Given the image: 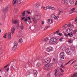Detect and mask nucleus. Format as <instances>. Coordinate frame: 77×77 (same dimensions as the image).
Instances as JSON below:
<instances>
[{
    "instance_id": "obj_7",
    "label": "nucleus",
    "mask_w": 77,
    "mask_h": 77,
    "mask_svg": "<svg viewBox=\"0 0 77 77\" xmlns=\"http://www.w3.org/2000/svg\"><path fill=\"white\" fill-rule=\"evenodd\" d=\"M66 52L67 54H71L72 52L71 51V50L67 48L66 50Z\"/></svg>"
},
{
    "instance_id": "obj_28",
    "label": "nucleus",
    "mask_w": 77,
    "mask_h": 77,
    "mask_svg": "<svg viewBox=\"0 0 77 77\" xmlns=\"http://www.w3.org/2000/svg\"><path fill=\"white\" fill-rule=\"evenodd\" d=\"M17 45L18 44L17 43V42H14V46H16V47H17Z\"/></svg>"
},
{
    "instance_id": "obj_62",
    "label": "nucleus",
    "mask_w": 77,
    "mask_h": 77,
    "mask_svg": "<svg viewBox=\"0 0 77 77\" xmlns=\"http://www.w3.org/2000/svg\"><path fill=\"white\" fill-rule=\"evenodd\" d=\"M51 23H53V20L51 19Z\"/></svg>"
},
{
    "instance_id": "obj_53",
    "label": "nucleus",
    "mask_w": 77,
    "mask_h": 77,
    "mask_svg": "<svg viewBox=\"0 0 77 77\" xmlns=\"http://www.w3.org/2000/svg\"><path fill=\"white\" fill-rule=\"evenodd\" d=\"M50 73H48L47 74V77H50Z\"/></svg>"
},
{
    "instance_id": "obj_33",
    "label": "nucleus",
    "mask_w": 77,
    "mask_h": 77,
    "mask_svg": "<svg viewBox=\"0 0 77 77\" xmlns=\"http://www.w3.org/2000/svg\"><path fill=\"white\" fill-rule=\"evenodd\" d=\"M72 60H72V59L70 60L68 62L66 63L65 64V65H68V63H69V62H71V61H72Z\"/></svg>"
},
{
    "instance_id": "obj_50",
    "label": "nucleus",
    "mask_w": 77,
    "mask_h": 77,
    "mask_svg": "<svg viewBox=\"0 0 77 77\" xmlns=\"http://www.w3.org/2000/svg\"><path fill=\"white\" fill-rule=\"evenodd\" d=\"M26 13L28 14V15H29L30 14V11H26Z\"/></svg>"
},
{
    "instance_id": "obj_51",
    "label": "nucleus",
    "mask_w": 77,
    "mask_h": 77,
    "mask_svg": "<svg viewBox=\"0 0 77 77\" xmlns=\"http://www.w3.org/2000/svg\"><path fill=\"white\" fill-rule=\"evenodd\" d=\"M59 32V30H58L57 31L55 32V34H56V33H58Z\"/></svg>"
},
{
    "instance_id": "obj_35",
    "label": "nucleus",
    "mask_w": 77,
    "mask_h": 77,
    "mask_svg": "<svg viewBox=\"0 0 77 77\" xmlns=\"http://www.w3.org/2000/svg\"><path fill=\"white\" fill-rule=\"evenodd\" d=\"M49 39L48 38H46L44 39V41H48Z\"/></svg>"
},
{
    "instance_id": "obj_8",
    "label": "nucleus",
    "mask_w": 77,
    "mask_h": 77,
    "mask_svg": "<svg viewBox=\"0 0 77 77\" xmlns=\"http://www.w3.org/2000/svg\"><path fill=\"white\" fill-rule=\"evenodd\" d=\"M66 32L68 34H70V33L72 32V29H67Z\"/></svg>"
},
{
    "instance_id": "obj_36",
    "label": "nucleus",
    "mask_w": 77,
    "mask_h": 77,
    "mask_svg": "<svg viewBox=\"0 0 77 77\" xmlns=\"http://www.w3.org/2000/svg\"><path fill=\"white\" fill-rule=\"evenodd\" d=\"M20 3H21V1H19L18 2L17 5H19L20 4Z\"/></svg>"
},
{
    "instance_id": "obj_63",
    "label": "nucleus",
    "mask_w": 77,
    "mask_h": 77,
    "mask_svg": "<svg viewBox=\"0 0 77 77\" xmlns=\"http://www.w3.org/2000/svg\"><path fill=\"white\" fill-rule=\"evenodd\" d=\"M5 18V17H3V18H1V19H2V20H4Z\"/></svg>"
},
{
    "instance_id": "obj_27",
    "label": "nucleus",
    "mask_w": 77,
    "mask_h": 77,
    "mask_svg": "<svg viewBox=\"0 0 77 77\" xmlns=\"http://www.w3.org/2000/svg\"><path fill=\"white\" fill-rule=\"evenodd\" d=\"M49 27H50V26L48 25L45 28V29H44V30H47L48 28H49Z\"/></svg>"
},
{
    "instance_id": "obj_3",
    "label": "nucleus",
    "mask_w": 77,
    "mask_h": 77,
    "mask_svg": "<svg viewBox=\"0 0 77 77\" xmlns=\"http://www.w3.org/2000/svg\"><path fill=\"white\" fill-rule=\"evenodd\" d=\"M45 65V69L47 70L48 69H49V68H50L51 66H52L53 65V63H50V64H47L46 65Z\"/></svg>"
},
{
    "instance_id": "obj_45",
    "label": "nucleus",
    "mask_w": 77,
    "mask_h": 77,
    "mask_svg": "<svg viewBox=\"0 0 77 77\" xmlns=\"http://www.w3.org/2000/svg\"><path fill=\"white\" fill-rule=\"evenodd\" d=\"M24 21L25 22H27V21H28V19H27V18H26L24 20Z\"/></svg>"
},
{
    "instance_id": "obj_18",
    "label": "nucleus",
    "mask_w": 77,
    "mask_h": 77,
    "mask_svg": "<svg viewBox=\"0 0 77 77\" xmlns=\"http://www.w3.org/2000/svg\"><path fill=\"white\" fill-rule=\"evenodd\" d=\"M17 0H13V5H15L16 4H17L16 2Z\"/></svg>"
},
{
    "instance_id": "obj_41",
    "label": "nucleus",
    "mask_w": 77,
    "mask_h": 77,
    "mask_svg": "<svg viewBox=\"0 0 77 77\" xmlns=\"http://www.w3.org/2000/svg\"><path fill=\"white\" fill-rule=\"evenodd\" d=\"M54 18L55 20H57V19H58V18H59V16H55Z\"/></svg>"
},
{
    "instance_id": "obj_13",
    "label": "nucleus",
    "mask_w": 77,
    "mask_h": 77,
    "mask_svg": "<svg viewBox=\"0 0 77 77\" xmlns=\"http://www.w3.org/2000/svg\"><path fill=\"white\" fill-rule=\"evenodd\" d=\"M70 48L73 51H75V47H74V46H72L70 47Z\"/></svg>"
},
{
    "instance_id": "obj_22",
    "label": "nucleus",
    "mask_w": 77,
    "mask_h": 77,
    "mask_svg": "<svg viewBox=\"0 0 77 77\" xmlns=\"http://www.w3.org/2000/svg\"><path fill=\"white\" fill-rule=\"evenodd\" d=\"M9 7H7L3 11V12H7V11H8V8Z\"/></svg>"
},
{
    "instance_id": "obj_26",
    "label": "nucleus",
    "mask_w": 77,
    "mask_h": 77,
    "mask_svg": "<svg viewBox=\"0 0 77 77\" xmlns=\"http://www.w3.org/2000/svg\"><path fill=\"white\" fill-rule=\"evenodd\" d=\"M25 13H26V11H24V12H22V16L23 17H24V15H25Z\"/></svg>"
},
{
    "instance_id": "obj_15",
    "label": "nucleus",
    "mask_w": 77,
    "mask_h": 77,
    "mask_svg": "<svg viewBox=\"0 0 77 77\" xmlns=\"http://www.w3.org/2000/svg\"><path fill=\"white\" fill-rule=\"evenodd\" d=\"M69 2L71 5H73L74 3V0H70Z\"/></svg>"
},
{
    "instance_id": "obj_16",
    "label": "nucleus",
    "mask_w": 77,
    "mask_h": 77,
    "mask_svg": "<svg viewBox=\"0 0 77 77\" xmlns=\"http://www.w3.org/2000/svg\"><path fill=\"white\" fill-rule=\"evenodd\" d=\"M18 23V21L17 20H15L13 21V23L14 24H17Z\"/></svg>"
},
{
    "instance_id": "obj_37",
    "label": "nucleus",
    "mask_w": 77,
    "mask_h": 77,
    "mask_svg": "<svg viewBox=\"0 0 77 77\" xmlns=\"http://www.w3.org/2000/svg\"><path fill=\"white\" fill-rule=\"evenodd\" d=\"M64 36H66V37L68 38V34H67L66 33H65L64 34Z\"/></svg>"
},
{
    "instance_id": "obj_32",
    "label": "nucleus",
    "mask_w": 77,
    "mask_h": 77,
    "mask_svg": "<svg viewBox=\"0 0 77 77\" xmlns=\"http://www.w3.org/2000/svg\"><path fill=\"white\" fill-rule=\"evenodd\" d=\"M68 42L70 44H72V40H71V39L69 40Z\"/></svg>"
},
{
    "instance_id": "obj_48",
    "label": "nucleus",
    "mask_w": 77,
    "mask_h": 77,
    "mask_svg": "<svg viewBox=\"0 0 77 77\" xmlns=\"http://www.w3.org/2000/svg\"><path fill=\"white\" fill-rule=\"evenodd\" d=\"M63 12V11H60L59 13L58 14V15H60V13H61V12Z\"/></svg>"
},
{
    "instance_id": "obj_34",
    "label": "nucleus",
    "mask_w": 77,
    "mask_h": 77,
    "mask_svg": "<svg viewBox=\"0 0 77 77\" xmlns=\"http://www.w3.org/2000/svg\"><path fill=\"white\" fill-rule=\"evenodd\" d=\"M19 42H20V43H22V42H23V39H22V38H20L19 39Z\"/></svg>"
},
{
    "instance_id": "obj_40",
    "label": "nucleus",
    "mask_w": 77,
    "mask_h": 77,
    "mask_svg": "<svg viewBox=\"0 0 77 77\" xmlns=\"http://www.w3.org/2000/svg\"><path fill=\"white\" fill-rule=\"evenodd\" d=\"M6 35H7V33H6L5 34L4 36H3V38H6Z\"/></svg>"
},
{
    "instance_id": "obj_12",
    "label": "nucleus",
    "mask_w": 77,
    "mask_h": 77,
    "mask_svg": "<svg viewBox=\"0 0 77 77\" xmlns=\"http://www.w3.org/2000/svg\"><path fill=\"white\" fill-rule=\"evenodd\" d=\"M20 27L21 30H23L24 29V26H23V23H22L20 25Z\"/></svg>"
},
{
    "instance_id": "obj_55",
    "label": "nucleus",
    "mask_w": 77,
    "mask_h": 77,
    "mask_svg": "<svg viewBox=\"0 0 77 77\" xmlns=\"http://www.w3.org/2000/svg\"><path fill=\"white\" fill-rule=\"evenodd\" d=\"M74 12H75V11H72V12L69 13V14H72V13H74Z\"/></svg>"
},
{
    "instance_id": "obj_49",
    "label": "nucleus",
    "mask_w": 77,
    "mask_h": 77,
    "mask_svg": "<svg viewBox=\"0 0 77 77\" xmlns=\"http://www.w3.org/2000/svg\"><path fill=\"white\" fill-rule=\"evenodd\" d=\"M75 8H72V9H71L70 10V11H74V10H75Z\"/></svg>"
},
{
    "instance_id": "obj_17",
    "label": "nucleus",
    "mask_w": 77,
    "mask_h": 77,
    "mask_svg": "<svg viewBox=\"0 0 77 77\" xmlns=\"http://www.w3.org/2000/svg\"><path fill=\"white\" fill-rule=\"evenodd\" d=\"M73 35H74V34H73V33H71L70 34H68V35L70 37H72L73 36Z\"/></svg>"
},
{
    "instance_id": "obj_60",
    "label": "nucleus",
    "mask_w": 77,
    "mask_h": 77,
    "mask_svg": "<svg viewBox=\"0 0 77 77\" xmlns=\"http://www.w3.org/2000/svg\"><path fill=\"white\" fill-rule=\"evenodd\" d=\"M59 35L60 36H62V34L61 33H59Z\"/></svg>"
},
{
    "instance_id": "obj_59",
    "label": "nucleus",
    "mask_w": 77,
    "mask_h": 77,
    "mask_svg": "<svg viewBox=\"0 0 77 77\" xmlns=\"http://www.w3.org/2000/svg\"><path fill=\"white\" fill-rule=\"evenodd\" d=\"M28 22L29 23V24H30V23H32V20L29 21Z\"/></svg>"
},
{
    "instance_id": "obj_64",
    "label": "nucleus",
    "mask_w": 77,
    "mask_h": 77,
    "mask_svg": "<svg viewBox=\"0 0 77 77\" xmlns=\"http://www.w3.org/2000/svg\"><path fill=\"white\" fill-rule=\"evenodd\" d=\"M42 24H43V25L44 24V21H42Z\"/></svg>"
},
{
    "instance_id": "obj_10",
    "label": "nucleus",
    "mask_w": 77,
    "mask_h": 77,
    "mask_svg": "<svg viewBox=\"0 0 77 77\" xmlns=\"http://www.w3.org/2000/svg\"><path fill=\"white\" fill-rule=\"evenodd\" d=\"M62 4L63 5H67L68 4V1L67 0H63L62 1Z\"/></svg>"
},
{
    "instance_id": "obj_21",
    "label": "nucleus",
    "mask_w": 77,
    "mask_h": 77,
    "mask_svg": "<svg viewBox=\"0 0 77 77\" xmlns=\"http://www.w3.org/2000/svg\"><path fill=\"white\" fill-rule=\"evenodd\" d=\"M17 48V46H14L12 48L13 50H16Z\"/></svg>"
},
{
    "instance_id": "obj_23",
    "label": "nucleus",
    "mask_w": 77,
    "mask_h": 77,
    "mask_svg": "<svg viewBox=\"0 0 77 77\" xmlns=\"http://www.w3.org/2000/svg\"><path fill=\"white\" fill-rule=\"evenodd\" d=\"M77 32V30L76 29H75L73 31V32H72V33L73 35H75L76 34V33Z\"/></svg>"
},
{
    "instance_id": "obj_19",
    "label": "nucleus",
    "mask_w": 77,
    "mask_h": 77,
    "mask_svg": "<svg viewBox=\"0 0 77 77\" xmlns=\"http://www.w3.org/2000/svg\"><path fill=\"white\" fill-rule=\"evenodd\" d=\"M33 74L35 75H36V76L37 75V74H38V72L36 71H33Z\"/></svg>"
},
{
    "instance_id": "obj_4",
    "label": "nucleus",
    "mask_w": 77,
    "mask_h": 77,
    "mask_svg": "<svg viewBox=\"0 0 77 77\" xmlns=\"http://www.w3.org/2000/svg\"><path fill=\"white\" fill-rule=\"evenodd\" d=\"M41 16L39 14L35 15L34 17V18L37 20H39L41 19Z\"/></svg>"
},
{
    "instance_id": "obj_42",
    "label": "nucleus",
    "mask_w": 77,
    "mask_h": 77,
    "mask_svg": "<svg viewBox=\"0 0 77 77\" xmlns=\"http://www.w3.org/2000/svg\"><path fill=\"white\" fill-rule=\"evenodd\" d=\"M63 39V37H61V38H60V39H59V41L60 42H62V39Z\"/></svg>"
},
{
    "instance_id": "obj_47",
    "label": "nucleus",
    "mask_w": 77,
    "mask_h": 77,
    "mask_svg": "<svg viewBox=\"0 0 77 77\" xmlns=\"http://www.w3.org/2000/svg\"><path fill=\"white\" fill-rule=\"evenodd\" d=\"M46 7L47 8V9H51V7L48 6Z\"/></svg>"
},
{
    "instance_id": "obj_58",
    "label": "nucleus",
    "mask_w": 77,
    "mask_h": 77,
    "mask_svg": "<svg viewBox=\"0 0 77 77\" xmlns=\"http://www.w3.org/2000/svg\"><path fill=\"white\" fill-rule=\"evenodd\" d=\"M8 65H6V66H5L4 67V68H7V67H8Z\"/></svg>"
},
{
    "instance_id": "obj_1",
    "label": "nucleus",
    "mask_w": 77,
    "mask_h": 77,
    "mask_svg": "<svg viewBox=\"0 0 77 77\" xmlns=\"http://www.w3.org/2000/svg\"><path fill=\"white\" fill-rule=\"evenodd\" d=\"M58 41V38L57 37H53L49 41V43L51 44H54Z\"/></svg>"
},
{
    "instance_id": "obj_2",
    "label": "nucleus",
    "mask_w": 77,
    "mask_h": 77,
    "mask_svg": "<svg viewBox=\"0 0 77 77\" xmlns=\"http://www.w3.org/2000/svg\"><path fill=\"white\" fill-rule=\"evenodd\" d=\"M50 62H51L50 58H47L43 61L42 64L43 65H47V64H49Z\"/></svg>"
},
{
    "instance_id": "obj_39",
    "label": "nucleus",
    "mask_w": 77,
    "mask_h": 77,
    "mask_svg": "<svg viewBox=\"0 0 77 77\" xmlns=\"http://www.w3.org/2000/svg\"><path fill=\"white\" fill-rule=\"evenodd\" d=\"M55 15H54V14H53L51 16V18H53L55 17Z\"/></svg>"
},
{
    "instance_id": "obj_5",
    "label": "nucleus",
    "mask_w": 77,
    "mask_h": 77,
    "mask_svg": "<svg viewBox=\"0 0 77 77\" xmlns=\"http://www.w3.org/2000/svg\"><path fill=\"white\" fill-rule=\"evenodd\" d=\"M64 55H65V54H64V52H61L60 53V60H63V59H64V57L65 56Z\"/></svg>"
},
{
    "instance_id": "obj_6",
    "label": "nucleus",
    "mask_w": 77,
    "mask_h": 77,
    "mask_svg": "<svg viewBox=\"0 0 77 77\" xmlns=\"http://www.w3.org/2000/svg\"><path fill=\"white\" fill-rule=\"evenodd\" d=\"M47 51L48 52H51L53 51V48L51 46L48 47L47 48Z\"/></svg>"
},
{
    "instance_id": "obj_30",
    "label": "nucleus",
    "mask_w": 77,
    "mask_h": 77,
    "mask_svg": "<svg viewBox=\"0 0 77 77\" xmlns=\"http://www.w3.org/2000/svg\"><path fill=\"white\" fill-rule=\"evenodd\" d=\"M57 72V70H55V73L54 74V75L55 77H57V74H56Z\"/></svg>"
},
{
    "instance_id": "obj_52",
    "label": "nucleus",
    "mask_w": 77,
    "mask_h": 77,
    "mask_svg": "<svg viewBox=\"0 0 77 77\" xmlns=\"http://www.w3.org/2000/svg\"><path fill=\"white\" fill-rule=\"evenodd\" d=\"M39 6H40V4H37L36 6V7L37 8H38Z\"/></svg>"
},
{
    "instance_id": "obj_9",
    "label": "nucleus",
    "mask_w": 77,
    "mask_h": 77,
    "mask_svg": "<svg viewBox=\"0 0 77 77\" xmlns=\"http://www.w3.org/2000/svg\"><path fill=\"white\" fill-rule=\"evenodd\" d=\"M15 28L14 27H12L11 29V33L12 34H14L15 31Z\"/></svg>"
},
{
    "instance_id": "obj_38",
    "label": "nucleus",
    "mask_w": 77,
    "mask_h": 77,
    "mask_svg": "<svg viewBox=\"0 0 77 77\" xmlns=\"http://www.w3.org/2000/svg\"><path fill=\"white\" fill-rule=\"evenodd\" d=\"M32 20L34 21V23H36V19H35V18H32Z\"/></svg>"
},
{
    "instance_id": "obj_43",
    "label": "nucleus",
    "mask_w": 77,
    "mask_h": 77,
    "mask_svg": "<svg viewBox=\"0 0 77 77\" xmlns=\"http://www.w3.org/2000/svg\"><path fill=\"white\" fill-rule=\"evenodd\" d=\"M51 9H52V10H56V8H55L54 7H51Z\"/></svg>"
},
{
    "instance_id": "obj_44",
    "label": "nucleus",
    "mask_w": 77,
    "mask_h": 77,
    "mask_svg": "<svg viewBox=\"0 0 77 77\" xmlns=\"http://www.w3.org/2000/svg\"><path fill=\"white\" fill-rule=\"evenodd\" d=\"M63 76V75L62 74V73H60L59 75V77H62Z\"/></svg>"
},
{
    "instance_id": "obj_61",
    "label": "nucleus",
    "mask_w": 77,
    "mask_h": 77,
    "mask_svg": "<svg viewBox=\"0 0 77 77\" xmlns=\"http://www.w3.org/2000/svg\"><path fill=\"white\" fill-rule=\"evenodd\" d=\"M53 61H54V62H55V61H56V59H55V58H53Z\"/></svg>"
},
{
    "instance_id": "obj_54",
    "label": "nucleus",
    "mask_w": 77,
    "mask_h": 77,
    "mask_svg": "<svg viewBox=\"0 0 77 77\" xmlns=\"http://www.w3.org/2000/svg\"><path fill=\"white\" fill-rule=\"evenodd\" d=\"M43 8L45 10H47V7H43Z\"/></svg>"
},
{
    "instance_id": "obj_57",
    "label": "nucleus",
    "mask_w": 77,
    "mask_h": 77,
    "mask_svg": "<svg viewBox=\"0 0 77 77\" xmlns=\"http://www.w3.org/2000/svg\"><path fill=\"white\" fill-rule=\"evenodd\" d=\"M22 20H24L25 18H26V17H22Z\"/></svg>"
},
{
    "instance_id": "obj_25",
    "label": "nucleus",
    "mask_w": 77,
    "mask_h": 77,
    "mask_svg": "<svg viewBox=\"0 0 77 77\" xmlns=\"http://www.w3.org/2000/svg\"><path fill=\"white\" fill-rule=\"evenodd\" d=\"M26 63L27 64V65H26V64H25L24 66V68H26L27 67V65H29V63L28 62H27Z\"/></svg>"
},
{
    "instance_id": "obj_14",
    "label": "nucleus",
    "mask_w": 77,
    "mask_h": 77,
    "mask_svg": "<svg viewBox=\"0 0 77 77\" xmlns=\"http://www.w3.org/2000/svg\"><path fill=\"white\" fill-rule=\"evenodd\" d=\"M77 69V64L74 66L73 68V69L74 71H75V70H76V69Z\"/></svg>"
},
{
    "instance_id": "obj_46",
    "label": "nucleus",
    "mask_w": 77,
    "mask_h": 77,
    "mask_svg": "<svg viewBox=\"0 0 77 77\" xmlns=\"http://www.w3.org/2000/svg\"><path fill=\"white\" fill-rule=\"evenodd\" d=\"M60 71H61V72H64V71L63 70V69H62L61 68H60Z\"/></svg>"
},
{
    "instance_id": "obj_11",
    "label": "nucleus",
    "mask_w": 77,
    "mask_h": 77,
    "mask_svg": "<svg viewBox=\"0 0 77 77\" xmlns=\"http://www.w3.org/2000/svg\"><path fill=\"white\" fill-rule=\"evenodd\" d=\"M8 38L9 39H12V37H11V33L9 32V34L8 35Z\"/></svg>"
},
{
    "instance_id": "obj_56",
    "label": "nucleus",
    "mask_w": 77,
    "mask_h": 77,
    "mask_svg": "<svg viewBox=\"0 0 77 77\" xmlns=\"http://www.w3.org/2000/svg\"><path fill=\"white\" fill-rule=\"evenodd\" d=\"M27 18H28V19L29 20H31V18H30V17H28Z\"/></svg>"
},
{
    "instance_id": "obj_29",
    "label": "nucleus",
    "mask_w": 77,
    "mask_h": 77,
    "mask_svg": "<svg viewBox=\"0 0 77 77\" xmlns=\"http://www.w3.org/2000/svg\"><path fill=\"white\" fill-rule=\"evenodd\" d=\"M60 67L61 68H64V69H65V67L64 66H63V64H62L61 65Z\"/></svg>"
},
{
    "instance_id": "obj_20",
    "label": "nucleus",
    "mask_w": 77,
    "mask_h": 77,
    "mask_svg": "<svg viewBox=\"0 0 77 77\" xmlns=\"http://www.w3.org/2000/svg\"><path fill=\"white\" fill-rule=\"evenodd\" d=\"M41 65V64L38 63L36 65V66L37 67H39V66H40Z\"/></svg>"
},
{
    "instance_id": "obj_31",
    "label": "nucleus",
    "mask_w": 77,
    "mask_h": 77,
    "mask_svg": "<svg viewBox=\"0 0 77 77\" xmlns=\"http://www.w3.org/2000/svg\"><path fill=\"white\" fill-rule=\"evenodd\" d=\"M72 26H73V25L71 24V23H69L68 25V27H72Z\"/></svg>"
},
{
    "instance_id": "obj_24",
    "label": "nucleus",
    "mask_w": 77,
    "mask_h": 77,
    "mask_svg": "<svg viewBox=\"0 0 77 77\" xmlns=\"http://www.w3.org/2000/svg\"><path fill=\"white\" fill-rule=\"evenodd\" d=\"M67 27H68V25H67V24H66L64 26L63 28L64 29H65L66 28H67Z\"/></svg>"
}]
</instances>
